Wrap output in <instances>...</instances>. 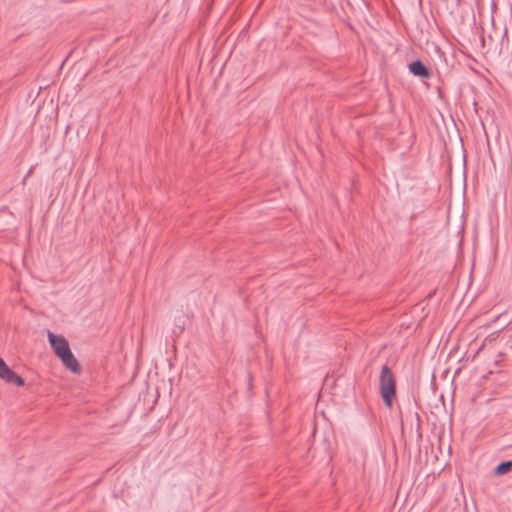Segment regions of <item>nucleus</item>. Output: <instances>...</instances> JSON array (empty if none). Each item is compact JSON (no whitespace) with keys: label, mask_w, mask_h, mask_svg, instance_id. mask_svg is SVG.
<instances>
[{"label":"nucleus","mask_w":512,"mask_h":512,"mask_svg":"<svg viewBox=\"0 0 512 512\" xmlns=\"http://www.w3.org/2000/svg\"><path fill=\"white\" fill-rule=\"evenodd\" d=\"M384 391H385L384 381L383 382H379V393H380V395H381L383 400H384Z\"/></svg>","instance_id":"obj_6"},{"label":"nucleus","mask_w":512,"mask_h":512,"mask_svg":"<svg viewBox=\"0 0 512 512\" xmlns=\"http://www.w3.org/2000/svg\"><path fill=\"white\" fill-rule=\"evenodd\" d=\"M408 69L409 72L416 77L428 79L431 76L430 70L425 66V64L420 59H417L409 63Z\"/></svg>","instance_id":"obj_4"},{"label":"nucleus","mask_w":512,"mask_h":512,"mask_svg":"<svg viewBox=\"0 0 512 512\" xmlns=\"http://www.w3.org/2000/svg\"><path fill=\"white\" fill-rule=\"evenodd\" d=\"M396 397V380L392 371L386 366V407H391Z\"/></svg>","instance_id":"obj_3"},{"label":"nucleus","mask_w":512,"mask_h":512,"mask_svg":"<svg viewBox=\"0 0 512 512\" xmlns=\"http://www.w3.org/2000/svg\"><path fill=\"white\" fill-rule=\"evenodd\" d=\"M384 375H385V372H384V364H383L381 366L380 372H379V382H383L384 381Z\"/></svg>","instance_id":"obj_7"},{"label":"nucleus","mask_w":512,"mask_h":512,"mask_svg":"<svg viewBox=\"0 0 512 512\" xmlns=\"http://www.w3.org/2000/svg\"><path fill=\"white\" fill-rule=\"evenodd\" d=\"M0 378L10 384L16 386H24L25 380L20 375L15 373L6 362L0 357Z\"/></svg>","instance_id":"obj_2"},{"label":"nucleus","mask_w":512,"mask_h":512,"mask_svg":"<svg viewBox=\"0 0 512 512\" xmlns=\"http://www.w3.org/2000/svg\"><path fill=\"white\" fill-rule=\"evenodd\" d=\"M512 470V460L503 461L499 463L495 469L494 474L497 476L504 475Z\"/></svg>","instance_id":"obj_5"},{"label":"nucleus","mask_w":512,"mask_h":512,"mask_svg":"<svg viewBox=\"0 0 512 512\" xmlns=\"http://www.w3.org/2000/svg\"><path fill=\"white\" fill-rule=\"evenodd\" d=\"M47 336L51 348L64 366L74 373H79L80 365L72 353L68 341L62 335L54 334L51 331H48Z\"/></svg>","instance_id":"obj_1"}]
</instances>
